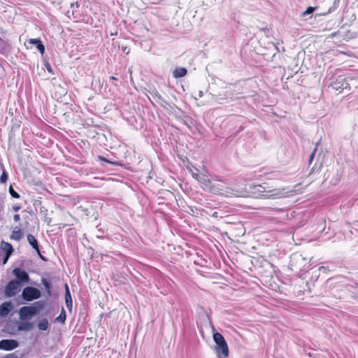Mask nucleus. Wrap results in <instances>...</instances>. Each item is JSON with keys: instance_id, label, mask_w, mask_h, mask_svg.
<instances>
[{"instance_id": "1", "label": "nucleus", "mask_w": 358, "mask_h": 358, "mask_svg": "<svg viewBox=\"0 0 358 358\" xmlns=\"http://www.w3.org/2000/svg\"><path fill=\"white\" fill-rule=\"evenodd\" d=\"M208 191L215 194L231 197H246L252 195L257 199H274L288 197L296 193L295 190L287 191V188H271L266 184L250 185L248 189L227 187L221 183L210 185Z\"/></svg>"}, {"instance_id": "2", "label": "nucleus", "mask_w": 358, "mask_h": 358, "mask_svg": "<svg viewBox=\"0 0 358 358\" xmlns=\"http://www.w3.org/2000/svg\"><path fill=\"white\" fill-rule=\"evenodd\" d=\"M213 338L216 344L217 354L218 355L222 354L224 357H227L229 355V349L224 336L221 334L216 332L213 334Z\"/></svg>"}, {"instance_id": "3", "label": "nucleus", "mask_w": 358, "mask_h": 358, "mask_svg": "<svg viewBox=\"0 0 358 358\" xmlns=\"http://www.w3.org/2000/svg\"><path fill=\"white\" fill-rule=\"evenodd\" d=\"M348 80L352 81L353 79L350 76H348L346 78L338 76L336 80L331 83V86L336 91H339L341 92L343 90L350 87V83H348Z\"/></svg>"}, {"instance_id": "4", "label": "nucleus", "mask_w": 358, "mask_h": 358, "mask_svg": "<svg viewBox=\"0 0 358 358\" xmlns=\"http://www.w3.org/2000/svg\"><path fill=\"white\" fill-rule=\"evenodd\" d=\"M41 296V292L38 289L30 286L24 288L22 293V299L27 301L38 299Z\"/></svg>"}, {"instance_id": "5", "label": "nucleus", "mask_w": 358, "mask_h": 358, "mask_svg": "<svg viewBox=\"0 0 358 358\" xmlns=\"http://www.w3.org/2000/svg\"><path fill=\"white\" fill-rule=\"evenodd\" d=\"M21 289V285L15 280H10L5 287L4 295L6 297H12L16 295Z\"/></svg>"}, {"instance_id": "6", "label": "nucleus", "mask_w": 358, "mask_h": 358, "mask_svg": "<svg viewBox=\"0 0 358 358\" xmlns=\"http://www.w3.org/2000/svg\"><path fill=\"white\" fill-rule=\"evenodd\" d=\"M37 314V310L32 306H23L20 310L21 320H27Z\"/></svg>"}, {"instance_id": "7", "label": "nucleus", "mask_w": 358, "mask_h": 358, "mask_svg": "<svg viewBox=\"0 0 358 358\" xmlns=\"http://www.w3.org/2000/svg\"><path fill=\"white\" fill-rule=\"evenodd\" d=\"M19 343L14 339H3L0 341V350L10 351L17 348Z\"/></svg>"}, {"instance_id": "8", "label": "nucleus", "mask_w": 358, "mask_h": 358, "mask_svg": "<svg viewBox=\"0 0 358 358\" xmlns=\"http://www.w3.org/2000/svg\"><path fill=\"white\" fill-rule=\"evenodd\" d=\"M13 274L16 276L17 282H19V284L27 283L29 280V276L27 271L22 270L19 268H15L13 271Z\"/></svg>"}, {"instance_id": "9", "label": "nucleus", "mask_w": 358, "mask_h": 358, "mask_svg": "<svg viewBox=\"0 0 358 358\" xmlns=\"http://www.w3.org/2000/svg\"><path fill=\"white\" fill-rule=\"evenodd\" d=\"M192 177L196 179L202 186L203 190L208 189L210 185V180L204 174L192 173Z\"/></svg>"}, {"instance_id": "10", "label": "nucleus", "mask_w": 358, "mask_h": 358, "mask_svg": "<svg viewBox=\"0 0 358 358\" xmlns=\"http://www.w3.org/2000/svg\"><path fill=\"white\" fill-rule=\"evenodd\" d=\"M13 306L10 301H6L0 306V315L6 317L12 310Z\"/></svg>"}, {"instance_id": "11", "label": "nucleus", "mask_w": 358, "mask_h": 358, "mask_svg": "<svg viewBox=\"0 0 358 358\" xmlns=\"http://www.w3.org/2000/svg\"><path fill=\"white\" fill-rule=\"evenodd\" d=\"M65 302L67 308L71 311L73 307V301L71 292L67 284H65Z\"/></svg>"}, {"instance_id": "12", "label": "nucleus", "mask_w": 358, "mask_h": 358, "mask_svg": "<svg viewBox=\"0 0 358 358\" xmlns=\"http://www.w3.org/2000/svg\"><path fill=\"white\" fill-rule=\"evenodd\" d=\"M24 234L21 229L15 227L10 234V238L16 241H20L23 238Z\"/></svg>"}, {"instance_id": "13", "label": "nucleus", "mask_w": 358, "mask_h": 358, "mask_svg": "<svg viewBox=\"0 0 358 358\" xmlns=\"http://www.w3.org/2000/svg\"><path fill=\"white\" fill-rule=\"evenodd\" d=\"M30 44L36 45L37 50L40 52L41 55H43L45 50L44 45L38 38H32L29 41Z\"/></svg>"}, {"instance_id": "14", "label": "nucleus", "mask_w": 358, "mask_h": 358, "mask_svg": "<svg viewBox=\"0 0 358 358\" xmlns=\"http://www.w3.org/2000/svg\"><path fill=\"white\" fill-rule=\"evenodd\" d=\"M1 249L5 252L6 254H8V255H11L12 253L14 251V248L13 245L4 241H2L1 242Z\"/></svg>"}, {"instance_id": "15", "label": "nucleus", "mask_w": 358, "mask_h": 358, "mask_svg": "<svg viewBox=\"0 0 358 358\" xmlns=\"http://www.w3.org/2000/svg\"><path fill=\"white\" fill-rule=\"evenodd\" d=\"M27 241L30 245L36 250L37 253H39V245L38 241L32 234L27 235Z\"/></svg>"}, {"instance_id": "16", "label": "nucleus", "mask_w": 358, "mask_h": 358, "mask_svg": "<svg viewBox=\"0 0 358 358\" xmlns=\"http://www.w3.org/2000/svg\"><path fill=\"white\" fill-rule=\"evenodd\" d=\"M34 325L30 322H22L17 325V329L20 331H30L33 329Z\"/></svg>"}, {"instance_id": "17", "label": "nucleus", "mask_w": 358, "mask_h": 358, "mask_svg": "<svg viewBox=\"0 0 358 358\" xmlns=\"http://www.w3.org/2000/svg\"><path fill=\"white\" fill-rule=\"evenodd\" d=\"M187 73V71L184 67H178L173 72V76L175 78H182L185 76Z\"/></svg>"}, {"instance_id": "18", "label": "nucleus", "mask_w": 358, "mask_h": 358, "mask_svg": "<svg viewBox=\"0 0 358 358\" xmlns=\"http://www.w3.org/2000/svg\"><path fill=\"white\" fill-rule=\"evenodd\" d=\"M41 282L45 288L48 295L50 296L52 295V285L51 282L45 278L41 279Z\"/></svg>"}, {"instance_id": "19", "label": "nucleus", "mask_w": 358, "mask_h": 358, "mask_svg": "<svg viewBox=\"0 0 358 358\" xmlns=\"http://www.w3.org/2000/svg\"><path fill=\"white\" fill-rule=\"evenodd\" d=\"M49 327V323L46 318L41 319L38 323V328L41 331H46Z\"/></svg>"}, {"instance_id": "20", "label": "nucleus", "mask_w": 358, "mask_h": 358, "mask_svg": "<svg viewBox=\"0 0 358 358\" xmlns=\"http://www.w3.org/2000/svg\"><path fill=\"white\" fill-rule=\"evenodd\" d=\"M66 315L64 308L62 309V311L59 316L55 318V322L64 323L66 320Z\"/></svg>"}, {"instance_id": "21", "label": "nucleus", "mask_w": 358, "mask_h": 358, "mask_svg": "<svg viewBox=\"0 0 358 358\" xmlns=\"http://www.w3.org/2000/svg\"><path fill=\"white\" fill-rule=\"evenodd\" d=\"M71 8L72 9V15L76 18L78 16V14H76V9L80 7V3L78 1L71 3Z\"/></svg>"}, {"instance_id": "22", "label": "nucleus", "mask_w": 358, "mask_h": 358, "mask_svg": "<svg viewBox=\"0 0 358 358\" xmlns=\"http://www.w3.org/2000/svg\"><path fill=\"white\" fill-rule=\"evenodd\" d=\"M32 306L36 308V310H37V313L40 312L45 306V302L43 301H38L34 303Z\"/></svg>"}, {"instance_id": "23", "label": "nucleus", "mask_w": 358, "mask_h": 358, "mask_svg": "<svg viewBox=\"0 0 358 358\" xmlns=\"http://www.w3.org/2000/svg\"><path fill=\"white\" fill-rule=\"evenodd\" d=\"M7 180H8V174L5 171H3L0 177V182L6 183Z\"/></svg>"}, {"instance_id": "24", "label": "nucleus", "mask_w": 358, "mask_h": 358, "mask_svg": "<svg viewBox=\"0 0 358 358\" xmlns=\"http://www.w3.org/2000/svg\"><path fill=\"white\" fill-rule=\"evenodd\" d=\"M9 192H10V195L12 196V197L15 198V199L20 198V194L17 192H15L12 188V187H10Z\"/></svg>"}, {"instance_id": "25", "label": "nucleus", "mask_w": 358, "mask_h": 358, "mask_svg": "<svg viewBox=\"0 0 358 358\" xmlns=\"http://www.w3.org/2000/svg\"><path fill=\"white\" fill-rule=\"evenodd\" d=\"M315 10V8L312 7V6H309L303 12V15H307L311 14V13H313L314 12Z\"/></svg>"}, {"instance_id": "26", "label": "nucleus", "mask_w": 358, "mask_h": 358, "mask_svg": "<svg viewBox=\"0 0 358 358\" xmlns=\"http://www.w3.org/2000/svg\"><path fill=\"white\" fill-rule=\"evenodd\" d=\"M317 144L316 145L315 149L313 150V151L312 152V153L310 154V157H309V164H311L313 160V158H314V156L315 155V152L317 151Z\"/></svg>"}, {"instance_id": "27", "label": "nucleus", "mask_w": 358, "mask_h": 358, "mask_svg": "<svg viewBox=\"0 0 358 358\" xmlns=\"http://www.w3.org/2000/svg\"><path fill=\"white\" fill-rule=\"evenodd\" d=\"M2 358H20V357L16 354V352H13V353L8 354Z\"/></svg>"}, {"instance_id": "28", "label": "nucleus", "mask_w": 358, "mask_h": 358, "mask_svg": "<svg viewBox=\"0 0 358 358\" xmlns=\"http://www.w3.org/2000/svg\"><path fill=\"white\" fill-rule=\"evenodd\" d=\"M5 50V42L0 37V52H2Z\"/></svg>"}, {"instance_id": "29", "label": "nucleus", "mask_w": 358, "mask_h": 358, "mask_svg": "<svg viewBox=\"0 0 358 358\" xmlns=\"http://www.w3.org/2000/svg\"><path fill=\"white\" fill-rule=\"evenodd\" d=\"M45 68H46L47 71H48L49 73H53L52 69V67H51L50 64L48 62H46V63L45 64Z\"/></svg>"}, {"instance_id": "30", "label": "nucleus", "mask_w": 358, "mask_h": 358, "mask_svg": "<svg viewBox=\"0 0 358 358\" xmlns=\"http://www.w3.org/2000/svg\"><path fill=\"white\" fill-rule=\"evenodd\" d=\"M10 257V255H8V254L5 253V256L3 259V264H6L8 262Z\"/></svg>"}, {"instance_id": "31", "label": "nucleus", "mask_w": 358, "mask_h": 358, "mask_svg": "<svg viewBox=\"0 0 358 358\" xmlns=\"http://www.w3.org/2000/svg\"><path fill=\"white\" fill-rule=\"evenodd\" d=\"M13 220H14V221H15V222H18V221H20V215H19V214H15V215H14V216H13Z\"/></svg>"}, {"instance_id": "32", "label": "nucleus", "mask_w": 358, "mask_h": 358, "mask_svg": "<svg viewBox=\"0 0 358 358\" xmlns=\"http://www.w3.org/2000/svg\"><path fill=\"white\" fill-rule=\"evenodd\" d=\"M99 159L101 160V161H104L107 163H110V164H112L111 162H110L109 160L106 159L104 157H99Z\"/></svg>"}, {"instance_id": "33", "label": "nucleus", "mask_w": 358, "mask_h": 358, "mask_svg": "<svg viewBox=\"0 0 358 358\" xmlns=\"http://www.w3.org/2000/svg\"><path fill=\"white\" fill-rule=\"evenodd\" d=\"M37 254H38V255L39 256V257H40L42 260L46 261L45 257L43 255H41V251H40V250H39V253H37Z\"/></svg>"}, {"instance_id": "34", "label": "nucleus", "mask_w": 358, "mask_h": 358, "mask_svg": "<svg viewBox=\"0 0 358 358\" xmlns=\"http://www.w3.org/2000/svg\"><path fill=\"white\" fill-rule=\"evenodd\" d=\"M203 96V92L202 91L199 92V96L202 97Z\"/></svg>"}, {"instance_id": "35", "label": "nucleus", "mask_w": 358, "mask_h": 358, "mask_svg": "<svg viewBox=\"0 0 358 358\" xmlns=\"http://www.w3.org/2000/svg\"><path fill=\"white\" fill-rule=\"evenodd\" d=\"M110 80H117V78H116L115 76H110Z\"/></svg>"}, {"instance_id": "36", "label": "nucleus", "mask_w": 358, "mask_h": 358, "mask_svg": "<svg viewBox=\"0 0 358 358\" xmlns=\"http://www.w3.org/2000/svg\"><path fill=\"white\" fill-rule=\"evenodd\" d=\"M96 238H103V236H101V235H99H99H97V236H96Z\"/></svg>"}, {"instance_id": "37", "label": "nucleus", "mask_w": 358, "mask_h": 358, "mask_svg": "<svg viewBox=\"0 0 358 358\" xmlns=\"http://www.w3.org/2000/svg\"><path fill=\"white\" fill-rule=\"evenodd\" d=\"M2 29L0 28V34H2Z\"/></svg>"}, {"instance_id": "38", "label": "nucleus", "mask_w": 358, "mask_h": 358, "mask_svg": "<svg viewBox=\"0 0 358 358\" xmlns=\"http://www.w3.org/2000/svg\"><path fill=\"white\" fill-rule=\"evenodd\" d=\"M1 358H2V357H1Z\"/></svg>"}]
</instances>
